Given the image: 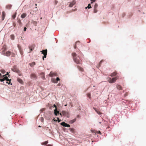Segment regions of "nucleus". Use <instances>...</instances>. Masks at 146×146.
I'll list each match as a JSON object with an SVG mask.
<instances>
[{"label":"nucleus","mask_w":146,"mask_h":146,"mask_svg":"<svg viewBox=\"0 0 146 146\" xmlns=\"http://www.w3.org/2000/svg\"><path fill=\"white\" fill-rule=\"evenodd\" d=\"M7 75L9 76L8 72H7L6 74L3 75H2L0 73V81L1 82H3L5 80H6V83L9 84H10L11 79L10 80L8 78V77L7 76Z\"/></svg>","instance_id":"nucleus-1"},{"label":"nucleus","mask_w":146,"mask_h":146,"mask_svg":"<svg viewBox=\"0 0 146 146\" xmlns=\"http://www.w3.org/2000/svg\"><path fill=\"white\" fill-rule=\"evenodd\" d=\"M72 56L73 57L74 60V62L77 64H80L81 63V60L79 56L76 57V53L74 52L72 54Z\"/></svg>","instance_id":"nucleus-2"},{"label":"nucleus","mask_w":146,"mask_h":146,"mask_svg":"<svg viewBox=\"0 0 146 146\" xmlns=\"http://www.w3.org/2000/svg\"><path fill=\"white\" fill-rule=\"evenodd\" d=\"M119 78V76H117L116 77L113 78L112 79L110 77L108 78V82L110 83H113L115 82Z\"/></svg>","instance_id":"nucleus-3"},{"label":"nucleus","mask_w":146,"mask_h":146,"mask_svg":"<svg viewBox=\"0 0 146 146\" xmlns=\"http://www.w3.org/2000/svg\"><path fill=\"white\" fill-rule=\"evenodd\" d=\"M11 70L14 72H15L17 73H19L20 71L19 68H17L16 66H14L11 69Z\"/></svg>","instance_id":"nucleus-4"},{"label":"nucleus","mask_w":146,"mask_h":146,"mask_svg":"<svg viewBox=\"0 0 146 146\" xmlns=\"http://www.w3.org/2000/svg\"><path fill=\"white\" fill-rule=\"evenodd\" d=\"M40 52H42V53L44 54V56L43 57V59L44 60V58H46V56L47 54V50L46 49L43 50L42 51H41Z\"/></svg>","instance_id":"nucleus-5"},{"label":"nucleus","mask_w":146,"mask_h":146,"mask_svg":"<svg viewBox=\"0 0 146 146\" xmlns=\"http://www.w3.org/2000/svg\"><path fill=\"white\" fill-rule=\"evenodd\" d=\"M35 47V45L34 44H33L29 46V48L30 49V52H29V53L31 51H33V50H34Z\"/></svg>","instance_id":"nucleus-6"},{"label":"nucleus","mask_w":146,"mask_h":146,"mask_svg":"<svg viewBox=\"0 0 146 146\" xmlns=\"http://www.w3.org/2000/svg\"><path fill=\"white\" fill-rule=\"evenodd\" d=\"M61 125L63 126L64 127H69L70 126V125L65 123V122H62L60 123Z\"/></svg>","instance_id":"nucleus-7"},{"label":"nucleus","mask_w":146,"mask_h":146,"mask_svg":"<svg viewBox=\"0 0 146 146\" xmlns=\"http://www.w3.org/2000/svg\"><path fill=\"white\" fill-rule=\"evenodd\" d=\"M76 2L75 1L73 0L71 3H70L69 4V6L72 7L75 4Z\"/></svg>","instance_id":"nucleus-8"},{"label":"nucleus","mask_w":146,"mask_h":146,"mask_svg":"<svg viewBox=\"0 0 146 146\" xmlns=\"http://www.w3.org/2000/svg\"><path fill=\"white\" fill-rule=\"evenodd\" d=\"M31 77L32 79H36L37 78L36 75L35 74H32Z\"/></svg>","instance_id":"nucleus-9"},{"label":"nucleus","mask_w":146,"mask_h":146,"mask_svg":"<svg viewBox=\"0 0 146 146\" xmlns=\"http://www.w3.org/2000/svg\"><path fill=\"white\" fill-rule=\"evenodd\" d=\"M49 76H50L52 77L54 76H56V73L51 72L49 74Z\"/></svg>","instance_id":"nucleus-10"},{"label":"nucleus","mask_w":146,"mask_h":146,"mask_svg":"<svg viewBox=\"0 0 146 146\" xmlns=\"http://www.w3.org/2000/svg\"><path fill=\"white\" fill-rule=\"evenodd\" d=\"M62 114L65 116H68V113L65 111H62Z\"/></svg>","instance_id":"nucleus-11"},{"label":"nucleus","mask_w":146,"mask_h":146,"mask_svg":"<svg viewBox=\"0 0 146 146\" xmlns=\"http://www.w3.org/2000/svg\"><path fill=\"white\" fill-rule=\"evenodd\" d=\"M5 16V13L4 11H3L2 13V20L3 21Z\"/></svg>","instance_id":"nucleus-12"},{"label":"nucleus","mask_w":146,"mask_h":146,"mask_svg":"<svg viewBox=\"0 0 146 146\" xmlns=\"http://www.w3.org/2000/svg\"><path fill=\"white\" fill-rule=\"evenodd\" d=\"M117 72L116 71H115L114 72H113L111 73V74L110 76L111 77H113V76H116L117 75Z\"/></svg>","instance_id":"nucleus-13"},{"label":"nucleus","mask_w":146,"mask_h":146,"mask_svg":"<svg viewBox=\"0 0 146 146\" xmlns=\"http://www.w3.org/2000/svg\"><path fill=\"white\" fill-rule=\"evenodd\" d=\"M116 87L117 89L119 90H122V88L121 86L119 85H117L116 86Z\"/></svg>","instance_id":"nucleus-14"},{"label":"nucleus","mask_w":146,"mask_h":146,"mask_svg":"<svg viewBox=\"0 0 146 146\" xmlns=\"http://www.w3.org/2000/svg\"><path fill=\"white\" fill-rule=\"evenodd\" d=\"M54 113L56 115H57L59 113V112L57 110V109H55L54 110Z\"/></svg>","instance_id":"nucleus-15"},{"label":"nucleus","mask_w":146,"mask_h":146,"mask_svg":"<svg viewBox=\"0 0 146 146\" xmlns=\"http://www.w3.org/2000/svg\"><path fill=\"white\" fill-rule=\"evenodd\" d=\"M80 44V42L79 41H77L76 42V44L74 46V48L76 49L77 48V44L78 45Z\"/></svg>","instance_id":"nucleus-16"},{"label":"nucleus","mask_w":146,"mask_h":146,"mask_svg":"<svg viewBox=\"0 0 146 146\" xmlns=\"http://www.w3.org/2000/svg\"><path fill=\"white\" fill-rule=\"evenodd\" d=\"M27 15V14L25 13H23L21 15V17L22 18H25Z\"/></svg>","instance_id":"nucleus-17"},{"label":"nucleus","mask_w":146,"mask_h":146,"mask_svg":"<svg viewBox=\"0 0 146 146\" xmlns=\"http://www.w3.org/2000/svg\"><path fill=\"white\" fill-rule=\"evenodd\" d=\"M48 143V141H46L44 142H43L41 143V144L42 145H45L47 144Z\"/></svg>","instance_id":"nucleus-18"},{"label":"nucleus","mask_w":146,"mask_h":146,"mask_svg":"<svg viewBox=\"0 0 146 146\" xmlns=\"http://www.w3.org/2000/svg\"><path fill=\"white\" fill-rule=\"evenodd\" d=\"M40 74L41 75L42 78L43 79H45L44 74L43 72H42L40 73Z\"/></svg>","instance_id":"nucleus-19"},{"label":"nucleus","mask_w":146,"mask_h":146,"mask_svg":"<svg viewBox=\"0 0 146 146\" xmlns=\"http://www.w3.org/2000/svg\"><path fill=\"white\" fill-rule=\"evenodd\" d=\"M93 108L97 112V113L98 114H101L100 112V111L98 110L96 108Z\"/></svg>","instance_id":"nucleus-20"},{"label":"nucleus","mask_w":146,"mask_h":146,"mask_svg":"<svg viewBox=\"0 0 146 146\" xmlns=\"http://www.w3.org/2000/svg\"><path fill=\"white\" fill-rule=\"evenodd\" d=\"M5 54L6 56H9L10 55L11 52H10L8 51L6 52Z\"/></svg>","instance_id":"nucleus-21"},{"label":"nucleus","mask_w":146,"mask_h":146,"mask_svg":"<svg viewBox=\"0 0 146 146\" xmlns=\"http://www.w3.org/2000/svg\"><path fill=\"white\" fill-rule=\"evenodd\" d=\"M77 68L80 71H83V68H81V67H80L79 66H78Z\"/></svg>","instance_id":"nucleus-22"},{"label":"nucleus","mask_w":146,"mask_h":146,"mask_svg":"<svg viewBox=\"0 0 146 146\" xmlns=\"http://www.w3.org/2000/svg\"><path fill=\"white\" fill-rule=\"evenodd\" d=\"M29 64L32 67L35 64V62H33L31 63H30Z\"/></svg>","instance_id":"nucleus-23"},{"label":"nucleus","mask_w":146,"mask_h":146,"mask_svg":"<svg viewBox=\"0 0 146 146\" xmlns=\"http://www.w3.org/2000/svg\"><path fill=\"white\" fill-rule=\"evenodd\" d=\"M17 80V81L20 83L22 84L23 82L22 80L20 78H18Z\"/></svg>","instance_id":"nucleus-24"},{"label":"nucleus","mask_w":146,"mask_h":146,"mask_svg":"<svg viewBox=\"0 0 146 146\" xmlns=\"http://www.w3.org/2000/svg\"><path fill=\"white\" fill-rule=\"evenodd\" d=\"M11 7H12L11 5H7V6L6 7L7 9H10L11 8Z\"/></svg>","instance_id":"nucleus-25"},{"label":"nucleus","mask_w":146,"mask_h":146,"mask_svg":"<svg viewBox=\"0 0 146 146\" xmlns=\"http://www.w3.org/2000/svg\"><path fill=\"white\" fill-rule=\"evenodd\" d=\"M60 80V79L59 78H58V77L57 78L56 80H54L55 81H54V83H57V82L58 81H59Z\"/></svg>","instance_id":"nucleus-26"},{"label":"nucleus","mask_w":146,"mask_h":146,"mask_svg":"<svg viewBox=\"0 0 146 146\" xmlns=\"http://www.w3.org/2000/svg\"><path fill=\"white\" fill-rule=\"evenodd\" d=\"M12 40L14 39V35H12L10 36Z\"/></svg>","instance_id":"nucleus-27"},{"label":"nucleus","mask_w":146,"mask_h":146,"mask_svg":"<svg viewBox=\"0 0 146 146\" xmlns=\"http://www.w3.org/2000/svg\"><path fill=\"white\" fill-rule=\"evenodd\" d=\"M18 47L19 50V51H20V50H22V49L21 48V46L19 45L18 44Z\"/></svg>","instance_id":"nucleus-28"},{"label":"nucleus","mask_w":146,"mask_h":146,"mask_svg":"<svg viewBox=\"0 0 146 146\" xmlns=\"http://www.w3.org/2000/svg\"><path fill=\"white\" fill-rule=\"evenodd\" d=\"M0 71L1 73H2V74H5L6 72V71H5V70H1Z\"/></svg>","instance_id":"nucleus-29"},{"label":"nucleus","mask_w":146,"mask_h":146,"mask_svg":"<svg viewBox=\"0 0 146 146\" xmlns=\"http://www.w3.org/2000/svg\"><path fill=\"white\" fill-rule=\"evenodd\" d=\"M70 131L72 132V133H74V129L73 128H70Z\"/></svg>","instance_id":"nucleus-30"},{"label":"nucleus","mask_w":146,"mask_h":146,"mask_svg":"<svg viewBox=\"0 0 146 146\" xmlns=\"http://www.w3.org/2000/svg\"><path fill=\"white\" fill-rule=\"evenodd\" d=\"M87 96L89 98H90L91 96L90 93H88L87 94Z\"/></svg>","instance_id":"nucleus-31"},{"label":"nucleus","mask_w":146,"mask_h":146,"mask_svg":"<svg viewBox=\"0 0 146 146\" xmlns=\"http://www.w3.org/2000/svg\"><path fill=\"white\" fill-rule=\"evenodd\" d=\"M98 6V5L97 4L95 3L94 6V8H97V7Z\"/></svg>","instance_id":"nucleus-32"},{"label":"nucleus","mask_w":146,"mask_h":146,"mask_svg":"<svg viewBox=\"0 0 146 146\" xmlns=\"http://www.w3.org/2000/svg\"><path fill=\"white\" fill-rule=\"evenodd\" d=\"M97 8H94V13H96L97 12Z\"/></svg>","instance_id":"nucleus-33"},{"label":"nucleus","mask_w":146,"mask_h":146,"mask_svg":"<svg viewBox=\"0 0 146 146\" xmlns=\"http://www.w3.org/2000/svg\"><path fill=\"white\" fill-rule=\"evenodd\" d=\"M87 7L88 8V9H90V8H91V5H90V4H89L88 5V6Z\"/></svg>","instance_id":"nucleus-34"},{"label":"nucleus","mask_w":146,"mask_h":146,"mask_svg":"<svg viewBox=\"0 0 146 146\" xmlns=\"http://www.w3.org/2000/svg\"><path fill=\"white\" fill-rule=\"evenodd\" d=\"M17 22L20 25L21 24V23L20 20H18L17 21Z\"/></svg>","instance_id":"nucleus-35"},{"label":"nucleus","mask_w":146,"mask_h":146,"mask_svg":"<svg viewBox=\"0 0 146 146\" xmlns=\"http://www.w3.org/2000/svg\"><path fill=\"white\" fill-rule=\"evenodd\" d=\"M20 54H21L22 55L23 54V50H20Z\"/></svg>","instance_id":"nucleus-36"},{"label":"nucleus","mask_w":146,"mask_h":146,"mask_svg":"<svg viewBox=\"0 0 146 146\" xmlns=\"http://www.w3.org/2000/svg\"><path fill=\"white\" fill-rule=\"evenodd\" d=\"M16 15H13L12 17L13 19H14L15 18V17H16Z\"/></svg>","instance_id":"nucleus-37"},{"label":"nucleus","mask_w":146,"mask_h":146,"mask_svg":"<svg viewBox=\"0 0 146 146\" xmlns=\"http://www.w3.org/2000/svg\"><path fill=\"white\" fill-rule=\"evenodd\" d=\"M103 61V60H101L100 61V63H99V66H100L101 65V64H102V62Z\"/></svg>","instance_id":"nucleus-38"},{"label":"nucleus","mask_w":146,"mask_h":146,"mask_svg":"<svg viewBox=\"0 0 146 146\" xmlns=\"http://www.w3.org/2000/svg\"><path fill=\"white\" fill-rule=\"evenodd\" d=\"M57 119H58V122H59L61 121V120H60V119L58 117H57Z\"/></svg>","instance_id":"nucleus-39"},{"label":"nucleus","mask_w":146,"mask_h":146,"mask_svg":"<svg viewBox=\"0 0 146 146\" xmlns=\"http://www.w3.org/2000/svg\"><path fill=\"white\" fill-rule=\"evenodd\" d=\"M53 107H55V109H57V106L55 104H54Z\"/></svg>","instance_id":"nucleus-40"},{"label":"nucleus","mask_w":146,"mask_h":146,"mask_svg":"<svg viewBox=\"0 0 146 146\" xmlns=\"http://www.w3.org/2000/svg\"><path fill=\"white\" fill-rule=\"evenodd\" d=\"M54 80H55V79H52V81L54 83V81H55Z\"/></svg>","instance_id":"nucleus-41"},{"label":"nucleus","mask_w":146,"mask_h":146,"mask_svg":"<svg viewBox=\"0 0 146 146\" xmlns=\"http://www.w3.org/2000/svg\"><path fill=\"white\" fill-rule=\"evenodd\" d=\"M75 121V119H74L73 120L71 121H72V123H73Z\"/></svg>","instance_id":"nucleus-42"},{"label":"nucleus","mask_w":146,"mask_h":146,"mask_svg":"<svg viewBox=\"0 0 146 146\" xmlns=\"http://www.w3.org/2000/svg\"><path fill=\"white\" fill-rule=\"evenodd\" d=\"M41 120L43 122V117H41Z\"/></svg>","instance_id":"nucleus-43"},{"label":"nucleus","mask_w":146,"mask_h":146,"mask_svg":"<svg viewBox=\"0 0 146 146\" xmlns=\"http://www.w3.org/2000/svg\"><path fill=\"white\" fill-rule=\"evenodd\" d=\"M34 24L36 25L37 24V22H36V21H34Z\"/></svg>","instance_id":"nucleus-44"},{"label":"nucleus","mask_w":146,"mask_h":146,"mask_svg":"<svg viewBox=\"0 0 146 146\" xmlns=\"http://www.w3.org/2000/svg\"><path fill=\"white\" fill-rule=\"evenodd\" d=\"M26 29H27V28L26 27H25L24 28V31H26Z\"/></svg>","instance_id":"nucleus-45"},{"label":"nucleus","mask_w":146,"mask_h":146,"mask_svg":"<svg viewBox=\"0 0 146 146\" xmlns=\"http://www.w3.org/2000/svg\"><path fill=\"white\" fill-rule=\"evenodd\" d=\"M98 133L100 134H101V132L100 131H99L98 132Z\"/></svg>","instance_id":"nucleus-46"},{"label":"nucleus","mask_w":146,"mask_h":146,"mask_svg":"<svg viewBox=\"0 0 146 146\" xmlns=\"http://www.w3.org/2000/svg\"><path fill=\"white\" fill-rule=\"evenodd\" d=\"M96 0H91V1H92V2H95Z\"/></svg>","instance_id":"nucleus-47"},{"label":"nucleus","mask_w":146,"mask_h":146,"mask_svg":"<svg viewBox=\"0 0 146 146\" xmlns=\"http://www.w3.org/2000/svg\"><path fill=\"white\" fill-rule=\"evenodd\" d=\"M19 76H22V74L21 73H19Z\"/></svg>","instance_id":"nucleus-48"},{"label":"nucleus","mask_w":146,"mask_h":146,"mask_svg":"<svg viewBox=\"0 0 146 146\" xmlns=\"http://www.w3.org/2000/svg\"><path fill=\"white\" fill-rule=\"evenodd\" d=\"M57 2H58L57 1H55V4H56L57 3Z\"/></svg>","instance_id":"nucleus-49"},{"label":"nucleus","mask_w":146,"mask_h":146,"mask_svg":"<svg viewBox=\"0 0 146 146\" xmlns=\"http://www.w3.org/2000/svg\"><path fill=\"white\" fill-rule=\"evenodd\" d=\"M59 114H60V115H62V112L61 113H60Z\"/></svg>","instance_id":"nucleus-50"},{"label":"nucleus","mask_w":146,"mask_h":146,"mask_svg":"<svg viewBox=\"0 0 146 146\" xmlns=\"http://www.w3.org/2000/svg\"><path fill=\"white\" fill-rule=\"evenodd\" d=\"M127 95V94H125V96H126Z\"/></svg>","instance_id":"nucleus-51"},{"label":"nucleus","mask_w":146,"mask_h":146,"mask_svg":"<svg viewBox=\"0 0 146 146\" xmlns=\"http://www.w3.org/2000/svg\"><path fill=\"white\" fill-rule=\"evenodd\" d=\"M38 127H41V126H40V125H39L38 126Z\"/></svg>","instance_id":"nucleus-52"},{"label":"nucleus","mask_w":146,"mask_h":146,"mask_svg":"<svg viewBox=\"0 0 146 146\" xmlns=\"http://www.w3.org/2000/svg\"><path fill=\"white\" fill-rule=\"evenodd\" d=\"M54 121H57V120H54Z\"/></svg>","instance_id":"nucleus-53"},{"label":"nucleus","mask_w":146,"mask_h":146,"mask_svg":"<svg viewBox=\"0 0 146 146\" xmlns=\"http://www.w3.org/2000/svg\"><path fill=\"white\" fill-rule=\"evenodd\" d=\"M35 5H36V6L37 5V4H35Z\"/></svg>","instance_id":"nucleus-54"},{"label":"nucleus","mask_w":146,"mask_h":146,"mask_svg":"<svg viewBox=\"0 0 146 146\" xmlns=\"http://www.w3.org/2000/svg\"><path fill=\"white\" fill-rule=\"evenodd\" d=\"M15 25H14V27H15Z\"/></svg>","instance_id":"nucleus-55"},{"label":"nucleus","mask_w":146,"mask_h":146,"mask_svg":"<svg viewBox=\"0 0 146 146\" xmlns=\"http://www.w3.org/2000/svg\"><path fill=\"white\" fill-rule=\"evenodd\" d=\"M66 106V105H65V106Z\"/></svg>","instance_id":"nucleus-56"},{"label":"nucleus","mask_w":146,"mask_h":146,"mask_svg":"<svg viewBox=\"0 0 146 146\" xmlns=\"http://www.w3.org/2000/svg\"><path fill=\"white\" fill-rule=\"evenodd\" d=\"M100 123H101V122H100Z\"/></svg>","instance_id":"nucleus-57"},{"label":"nucleus","mask_w":146,"mask_h":146,"mask_svg":"<svg viewBox=\"0 0 146 146\" xmlns=\"http://www.w3.org/2000/svg\"><path fill=\"white\" fill-rule=\"evenodd\" d=\"M1 135H0V137H1Z\"/></svg>","instance_id":"nucleus-58"}]
</instances>
